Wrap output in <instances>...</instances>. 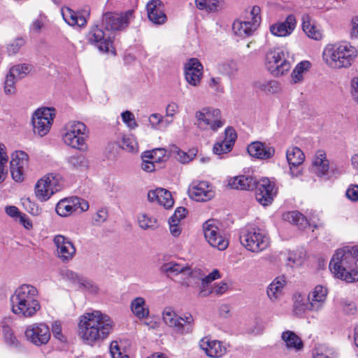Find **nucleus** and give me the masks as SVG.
Returning a JSON list of instances; mask_svg holds the SVG:
<instances>
[{
    "label": "nucleus",
    "instance_id": "f257e3e1",
    "mask_svg": "<svg viewBox=\"0 0 358 358\" xmlns=\"http://www.w3.org/2000/svg\"><path fill=\"white\" fill-rule=\"evenodd\" d=\"M113 327V320L108 315L93 310L80 317L78 335L86 344L94 345L106 338Z\"/></svg>",
    "mask_w": 358,
    "mask_h": 358
},
{
    "label": "nucleus",
    "instance_id": "f03ea898",
    "mask_svg": "<svg viewBox=\"0 0 358 358\" xmlns=\"http://www.w3.org/2000/svg\"><path fill=\"white\" fill-rule=\"evenodd\" d=\"M37 289L29 284L17 287L10 296L12 312L19 317L29 318L41 309Z\"/></svg>",
    "mask_w": 358,
    "mask_h": 358
},
{
    "label": "nucleus",
    "instance_id": "7ed1b4c3",
    "mask_svg": "<svg viewBox=\"0 0 358 358\" xmlns=\"http://www.w3.org/2000/svg\"><path fill=\"white\" fill-rule=\"evenodd\" d=\"M358 56L357 49L348 42L327 44L322 52L324 63L333 69H347Z\"/></svg>",
    "mask_w": 358,
    "mask_h": 358
},
{
    "label": "nucleus",
    "instance_id": "20e7f679",
    "mask_svg": "<svg viewBox=\"0 0 358 358\" xmlns=\"http://www.w3.org/2000/svg\"><path fill=\"white\" fill-rule=\"evenodd\" d=\"M62 141L68 146L82 150L86 147L88 130L80 121L71 120L66 123L62 131Z\"/></svg>",
    "mask_w": 358,
    "mask_h": 358
},
{
    "label": "nucleus",
    "instance_id": "39448f33",
    "mask_svg": "<svg viewBox=\"0 0 358 358\" xmlns=\"http://www.w3.org/2000/svg\"><path fill=\"white\" fill-rule=\"evenodd\" d=\"M194 125L202 131L216 133L225 124L221 111L213 107H203L194 113Z\"/></svg>",
    "mask_w": 358,
    "mask_h": 358
},
{
    "label": "nucleus",
    "instance_id": "423d86ee",
    "mask_svg": "<svg viewBox=\"0 0 358 358\" xmlns=\"http://www.w3.org/2000/svg\"><path fill=\"white\" fill-rule=\"evenodd\" d=\"M292 62V56L282 48L270 50L266 55V68L274 76H281L287 73L290 70Z\"/></svg>",
    "mask_w": 358,
    "mask_h": 358
},
{
    "label": "nucleus",
    "instance_id": "0eeeda50",
    "mask_svg": "<svg viewBox=\"0 0 358 358\" xmlns=\"http://www.w3.org/2000/svg\"><path fill=\"white\" fill-rule=\"evenodd\" d=\"M62 187L63 178L60 174L48 173L36 182L34 187L35 196L41 202L47 201Z\"/></svg>",
    "mask_w": 358,
    "mask_h": 358
},
{
    "label": "nucleus",
    "instance_id": "6e6552de",
    "mask_svg": "<svg viewBox=\"0 0 358 358\" xmlns=\"http://www.w3.org/2000/svg\"><path fill=\"white\" fill-rule=\"evenodd\" d=\"M241 243L248 250L253 252H261L268 248L270 239L260 228L248 226L240 236Z\"/></svg>",
    "mask_w": 358,
    "mask_h": 358
},
{
    "label": "nucleus",
    "instance_id": "1a4fd4ad",
    "mask_svg": "<svg viewBox=\"0 0 358 358\" xmlns=\"http://www.w3.org/2000/svg\"><path fill=\"white\" fill-rule=\"evenodd\" d=\"M329 268H358V245L337 249L329 262Z\"/></svg>",
    "mask_w": 358,
    "mask_h": 358
},
{
    "label": "nucleus",
    "instance_id": "9d476101",
    "mask_svg": "<svg viewBox=\"0 0 358 358\" xmlns=\"http://www.w3.org/2000/svg\"><path fill=\"white\" fill-rule=\"evenodd\" d=\"M163 322L169 327L179 334H185L189 331V326L192 324L194 320L190 313L179 315L170 306L165 307L162 311Z\"/></svg>",
    "mask_w": 358,
    "mask_h": 358
},
{
    "label": "nucleus",
    "instance_id": "9b49d317",
    "mask_svg": "<svg viewBox=\"0 0 358 358\" xmlns=\"http://www.w3.org/2000/svg\"><path fill=\"white\" fill-rule=\"evenodd\" d=\"M220 225L218 221L208 220L203 223V230L206 240L212 247L224 250L228 247L229 241Z\"/></svg>",
    "mask_w": 358,
    "mask_h": 358
},
{
    "label": "nucleus",
    "instance_id": "f8f14e48",
    "mask_svg": "<svg viewBox=\"0 0 358 358\" xmlns=\"http://www.w3.org/2000/svg\"><path fill=\"white\" fill-rule=\"evenodd\" d=\"M260 8L254 6L247 17L248 20L237 19L232 24V30L235 35L241 38L251 36L259 24L261 17L259 16Z\"/></svg>",
    "mask_w": 358,
    "mask_h": 358
},
{
    "label": "nucleus",
    "instance_id": "ddd939ff",
    "mask_svg": "<svg viewBox=\"0 0 358 358\" xmlns=\"http://www.w3.org/2000/svg\"><path fill=\"white\" fill-rule=\"evenodd\" d=\"M55 117V110L53 108L37 109L31 120L34 134L41 137L45 136L50 130Z\"/></svg>",
    "mask_w": 358,
    "mask_h": 358
},
{
    "label": "nucleus",
    "instance_id": "4468645a",
    "mask_svg": "<svg viewBox=\"0 0 358 358\" xmlns=\"http://www.w3.org/2000/svg\"><path fill=\"white\" fill-rule=\"evenodd\" d=\"M24 336L27 341L40 347L46 345L51 336L49 327L44 322L33 323L26 327Z\"/></svg>",
    "mask_w": 358,
    "mask_h": 358
},
{
    "label": "nucleus",
    "instance_id": "2eb2a0df",
    "mask_svg": "<svg viewBox=\"0 0 358 358\" xmlns=\"http://www.w3.org/2000/svg\"><path fill=\"white\" fill-rule=\"evenodd\" d=\"M88 209V202L76 196L61 199L55 208L57 213L61 217H67L74 213H81Z\"/></svg>",
    "mask_w": 358,
    "mask_h": 358
},
{
    "label": "nucleus",
    "instance_id": "dca6fc26",
    "mask_svg": "<svg viewBox=\"0 0 358 358\" xmlns=\"http://www.w3.org/2000/svg\"><path fill=\"white\" fill-rule=\"evenodd\" d=\"M133 10L124 13H106L103 15L102 24L107 31H120L125 29L133 17Z\"/></svg>",
    "mask_w": 358,
    "mask_h": 358
},
{
    "label": "nucleus",
    "instance_id": "f3484780",
    "mask_svg": "<svg viewBox=\"0 0 358 358\" xmlns=\"http://www.w3.org/2000/svg\"><path fill=\"white\" fill-rule=\"evenodd\" d=\"M221 275L218 270H213L210 273L204 278H201V287L199 292V296L206 297L213 293L217 296L225 294L229 289V284L227 281H221L215 283L211 289L207 288L208 284L212 281L219 279Z\"/></svg>",
    "mask_w": 358,
    "mask_h": 358
},
{
    "label": "nucleus",
    "instance_id": "a211bd4d",
    "mask_svg": "<svg viewBox=\"0 0 358 358\" xmlns=\"http://www.w3.org/2000/svg\"><path fill=\"white\" fill-rule=\"evenodd\" d=\"M53 243L56 247L55 255L60 261L69 262L73 258L76 249L69 238L58 234L54 236Z\"/></svg>",
    "mask_w": 358,
    "mask_h": 358
},
{
    "label": "nucleus",
    "instance_id": "6ab92c4d",
    "mask_svg": "<svg viewBox=\"0 0 358 358\" xmlns=\"http://www.w3.org/2000/svg\"><path fill=\"white\" fill-rule=\"evenodd\" d=\"M255 188L256 189L255 196L257 201L264 206L271 204L277 194L274 182L266 178L259 181L257 180Z\"/></svg>",
    "mask_w": 358,
    "mask_h": 358
},
{
    "label": "nucleus",
    "instance_id": "aec40b11",
    "mask_svg": "<svg viewBox=\"0 0 358 358\" xmlns=\"http://www.w3.org/2000/svg\"><path fill=\"white\" fill-rule=\"evenodd\" d=\"M189 196L196 201L206 202L215 196V192L212 185L207 181H194L188 189Z\"/></svg>",
    "mask_w": 358,
    "mask_h": 358
},
{
    "label": "nucleus",
    "instance_id": "412c9836",
    "mask_svg": "<svg viewBox=\"0 0 358 358\" xmlns=\"http://www.w3.org/2000/svg\"><path fill=\"white\" fill-rule=\"evenodd\" d=\"M87 41L96 46L103 52H110L112 48V40L109 35L104 32L98 25L93 26L87 35Z\"/></svg>",
    "mask_w": 358,
    "mask_h": 358
},
{
    "label": "nucleus",
    "instance_id": "4be33fe9",
    "mask_svg": "<svg viewBox=\"0 0 358 358\" xmlns=\"http://www.w3.org/2000/svg\"><path fill=\"white\" fill-rule=\"evenodd\" d=\"M329 290L326 286L316 285L308 295L310 303V311L318 312L324 307L327 301Z\"/></svg>",
    "mask_w": 358,
    "mask_h": 358
},
{
    "label": "nucleus",
    "instance_id": "5701e85b",
    "mask_svg": "<svg viewBox=\"0 0 358 358\" xmlns=\"http://www.w3.org/2000/svg\"><path fill=\"white\" fill-rule=\"evenodd\" d=\"M203 75V66L196 58L188 60L185 66V76L187 82L192 85L197 86L201 82Z\"/></svg>",
    "mask_w": 358,
    "mask_h": 358
},
{
    "label": "nucleus",
    "instance_id": "b1692460",
    "mask_svg": "<svg viewBox=\"0 0 358 358\" xmlns=\"http://www.w3.org/2000/svg\"><path fill=\"white\" fill-rule=\"evenodd\" d=\"M237 134L232 127H228L224 130V139L217 141L213 148V153L217 155L229 152L236 142Z\"/></svg>",
    "mask_w": 358,
    "mask_h": 358
},
{
    "label": "nucleus",
    "instance_id": "393cba45",
    "mask_svg": "<svg viewBox=\"0 0 358 358\" xmlns=\"http://www.w3.org/2000/svg\"><path fill=\"white\" fill-rule=\"evenodd\" d=\"M148 17L153 24L161 25L167 20L162 2L160 0H151L146 5Z\"/></svg>",
    "mask_w": 358,
    "mask_h": 358
},
{
    "label": "nucleus",
    "instance_id": "a878e982",
    "mask_svg": "<svg viewBox=\"0 0 358 358\" xmlns=\"http://www.w3.org/2000/svg\"><path fill=\"white\" fill-rule=\"evenodd\" d=\"M199 346L208 357L213 358L221 357L227 352L226 347L220 341L208 337L203 338L199 342Z\"/></svg>",
    "mask_w": 358,
    "mask_h": 358
},
{
    "label": "nucleus",
    "instance_id": "bb28decb",
    "mask_svg": "<svg viewBox=\"0 0 358 358\" xmlns=\"http://www.w3.org/2000/svg\"><path fill=\"white\" fill-rule=\"evenodd\" d=\"M286 158L289 165L291 175L298 176L301 173L299 166L305 160L303 152L297 147H290L286 152Z\"/></svg>",
    "mask_w": 358,
    "mask_h": 358
},
{
    "label": "nucleus",
    "instance_id": "cd10ccee",
    "mask_svg": "<svg viewBox=\"0 0 358 358\" xmlns=\"http://www.w3.org/2000/svg\"><path fill=\"white\" fill-rule=\"evenodd\" d=\"M296 25V17L294 15H289L284 22H279L270 26L271 33L278 37L289 36Z\"/></svg>",
    "mask_w": 358,
    "mask_h": 358
},
{
    "label": "nucleus",
    "instance_id": "c85d7f7f",
    "mask_svg": "<svg viewBox=\"0 0 358 358\" xmlns=\"http://www.w3.org/2000/svg\"><path fill=\"white\" fill-rule=\"evenodd\" d=\"M148 199L150 202H156L166 209L172 208L174 203L171 192L163 188L149 191Z\"/></svg>",
    "mask_w": 358,
    "mask_h": 358
},
{
    "label": "nucleus",
    "instance_id": "c756f323",
    "mask_svg": "<svg viewBox=\"0 0 358 358\" xmlns=\"http://www.w3.org/2000/svg\"><path fill=\"white\" fill-rule=\"evenodd\" d=\"M248 152L252 157L259 159H268L274 155L275 148L266 145L265 143L256 141L248 146Z\"/></svg>",
    "mask_w": 358,
    "mask_h": 358
},
{
    "label": "nucleus",
    "instance_id": "7c9ffc66",
    "mask_svg": "<svg viewBox=\"0 0 358 358\" xmlns=\"http://www.w3.org/2000/svg\"><path fill=\"white\" fill-rule=\"evenodd\" d=\"M286 283V278L284 275H280L268 285L266 295L271 302H277L282 296Z\"/></svg>",
    "mask_w": 358,
    "mask_h": 358
},
{
    "label": "nucleus",
    "instance_id": "2f4dec72",
    "mask_svg": "<svg viewBox=\"0 0 358 358\" xmlns=\"http://www.w3.org/2000/svg\"><path fill=\"white\" fill-rule=\"evenodd\" d=\"M62 14L65 22L70 26L77 25L84 27L87 22L89 13L83 11V13L75 12L69 8L62 9Z\"/></svg>",
    "mask_w": 358,
    "mask_h": 358
},
{
    "label": "nucleus",
    "instance_id": "473e14b6",
    "mask_svg": "<svg viewBox=\"0 0 358 358\" xmlns=\"http://www.w3.org/2000/svg\"><path fill=\"white\" fill-rule=\"evenodd\" d=\"M65 273H62L64 278L73 284L78 285L80 287H83L91 294H96L98 292V287L92 282L80 277L76 273L72 270H64Z\"/></svg>",
    "mask_w": 358,
    "mask_h": 358
},
{
    "label": "nucleus",
    "instance_id": "72a5a7b5",
    "mask_svg": "<svg viewBox=\"0 0 358 358\" xmlns=\"http://www.w3.org/2000/svg\"><path fill=\"white\" fill-rule=\"evenodd\" d=\"M257 185V180L252 176H239L229 180L228 185L231 189L252 190Z\"/></svg>",
    "mask_w": 358,
    "mask_h": 358
},
{
    "label": "nucleus",
    "instance_id": "f704fd0d",
    "mask_svg": "<svg viewBox=\"0 0 358 358\" xmlns=\"http://www.w3.org/2000/svg\"><path fill=\"white\" fill-rule=\"evenodd\" d=\"M281 338L288 350H293L295 352H299L302 350L303 348V343L302 340L294 331L289 330L283 331L281 335Z\"/></svg>",
    "mask_w": 358,
    "mask_h": 358
},
{
    "label": "nucleus",
    "instance_id": "c9c22d12",
    "mask_svg": "<svg viewBox=\"0 0 358 358\" xmlns=\"http://www.w3.org/2000/svg\"><path fill=\"white\" fill-rule=\"evenodd\" d=\"M157 153H159L161 155H164V150L157 149L145 153L142 157L143 162L141 164V168L143 171L150 173L155 170V164L160 160V157H156Z\"/></svg>",
    "mask_w": 358,
    "mask_h": 358
},
{
    "label": "nucleus",
    "instance_id": "e433bc0d",
    "mask_svg": "<svg viewBox=\"0 0 358 358\" xmlns=\"http://www.w3.org/2000/svg\"><path fill=\"white\" fill-rule=\"evenodd\" d=\"M313 167L315 173L319 176H322L328 172L329 163L324 151L318 150L316 152L313 162Z\"/></svg>",
    "mask_w": 358,
    "mask_h": 358
},
{
    "label": "nucleus",
    "instance_id": "4c0bfd02",
    "mask_svg": "<svg viewBox=\"0 0 358 358\" xmlns=\"http://www.w3.org/2000/svg\"><path fill=\"white\" fill-rule=\"evenodd\" d=\"M132 313L138 319L142 320L148 317L150 310L145 303L144 298L138 296L134 299L130 304Z\"/></svg>",
    "mask_w": 358,
    "mask_h": 358
},
{
    "label": "nucleus",
    "instance_id": "58836bf2",
    "mask_svg": "<svg viewBox=\"0 0 358 358\" xmlns=\"http://www.w3.org/2000/svg\"><path fill=\"white\" fill-rule=\"evenodd\" d=\"M281 258L283 259L284 266L300 267L304 260V254L303 252L286 251Z\"/></svg>",
    "mask_w": 358,
    "mask_h": 358
},
{
    "label": "nucleus",
    "instance_id": "ea45409f",
    "mask_svg": "<svg viewBox=\"0 0 358 358\" xmlns=\"http://www.w3.org/2000/svg\"><path fill=\"white\" fill-rule=\"evenodd\" d=\"M311 67L309 61L304 60L296 65L291 73V80L294 84L301 83L304 79L305 75Z\"/></svg>",
    "mask_w": 358,
    "mask_h": 358
},
{
    "label": "nucleus",
    "instance_id": "a19ab883",
    "mask_svg": "<svg viewBox=\"0 0 358 358\" xmlns=\"http://www.w3.org/2000/svg\"><path fill=\"white\" fill-rule=\"evenodd\" d=\"M302 28L309 38L316 41L322 38V31L318 26L311 22L308 16H304L303 17Z\"/></svg>",
    "mask_w": 358,
    "mask_h": 358
},
{
    "label": "nucleus",
    "instance_id": "79ce46f5",
    "mask_svg": "<svg viewBox=\"0 0 358 358\" xmlns=\"http://www.w3.org/2000/svg\"><path fill=\"white\" fill-rule=\"evenodd\" d=\"M66 163L69 169L79 171L87 169L89 166L88 159L82 154L69 156L66 159Z\"/></svg>",
    "mask_w": 358,
    "mask_h": 358
},
{
    "label": "nucleus",
    "instance_id": "37998d69",
    "mask_svg": "<svg viewBox=\"0 0 358 358\" xmlns=\"http://www.w3.org/2000/svg\"><path fill=\"white\" fill-rule=\"evenodd\" d=\"M8 160L7 147L3 143H0V183L4 182L8 176L7 164Z\"/></svg>",
    "mask_w": 358,
    "mask_h": 358
},
{
    "label": "nucleus",
    "instance_id": "c03bdc74",
    "mask_svg": "<svg viewBox=\"0 0 358 358\" xmlns=\"http://www.w3.org/2000/svg\"><path fill=\"white\" fill-rule=\"evenodd\" d=\"M137 220L139 227L143 230L155 229L158 227L157 219L145 213H139Z\"/></svg>",
    "mask_w": 358,
    "mask_h": 358
},
{
    "label": "nucleus",
    "instance_id": "a18cd8bd",
    "mask_svg": "<svg viewBox=\"0 0 358 358\" xmlns=\"http://www.w3.org/2000/svg\"><path fill=\"white\" fill-rule=\"evenodd\" d=\"M334 277L346 282L358 281V270H330Z\"/></svg>",
    "mask_w": 358,
    "mask_h": 358
},
{
    "label": "nucleus",
    "instance_id": "49530a36",
    "mask_svg": "<svg viewBox=\"0 0 358 358\" xmlns=\"http://www.w3.org/2000/svg\"><path fill=\"white\" fill-rule=\"evenodd\" d=\"M10 166H15L27 169L29 166V155L22 150H15L11 154Z\"/></svg>",
    "mask_w": 358,
    "mask_h": 358
},
{
    "label": "nucleus",
    "instance_id": "de8ad7c7",
    "mask_svg": "<svg viewBox=\"0 0 358 358\" xmlns=\"http://www.w3.org/2000/svg\"><path fill=\"white\" fill-rule=\"evenodd\" d=\"M293 300V310L296 315H301L306 310H310V301L307 302L306 299L301 294H295Z\"/></svg>",
    "mask_w": 358,
    "mask_h": 358
},
{
    "label": "nucleus",
    "instance_id": "09e8293b",
    "mask_svg": "<svg viewBox=\"0 0 358 358\" xmlns=\"http://www.w3.org/2000/svg\"><path fill=\"white\" fill-rule=\"evenodd\" d=\"M173 122V119H168L159 113H153L149 117V123L154 129H162L166 128Z\"/></svg>",
    "mask_w": 358,
    "mask_h": 358
},
{
    "label": "nucleus",
    "instance_id": "8fccbe9b",
    "mask_svg": "<svg viewBox=\"0 0 358 358\" xmlns=\"http://www.w3.org/2000/svg\"><path fill=\"white\" fill-rule=\"evenodd\" d=\"M284 218L299 228H306L309 224L305 216L299 211L289 212L284 215Z\"/></svg>",
    "mask_w": 358,
    "mask_h": 358
},
{
    "label": "nucleus",
    "instance_id": "3c124183",
    "mask_svg": "<svg viewBox=\"0 0 358 358\" xmlns=\"http://www.w3.org/2000/svg\"><path fill=\"white\" fill-rule=\"evenodd\" d=\"M336 353L333 349L324 344L317 345L313 350V358H334Z\"/></svg>",
    "mask_w": 358,
    "mask_h": 358
},
{
    "label": "nucleus",
    "instance_id": "603ef678",
    "mask_svg": "<svg viewBox=\"0 0 358 358\" xmlns=\"http://www.w3.org/2000/svg\"><path fill=\"white\" fill-rule=\"evenodd\" d=\"M119 145L127 152H136L138 143L133 135L124 136L119 142Z\"/></svg>",
    "mask_w": 358,
    "mask_h": 358
},
{
    "label": "nucleus",
    "instance_id": "864d4df0",
    "mask_svg": "<svg viewBox=\"0 0 358 358\" xmlns=\"http://www.w3.org/2000/svg\"><path fill=\"white\" fill-rule=\"evenodd\" d=\"M31 71V68L27 64H17L10 68L9 74L16 80L25 77Z\"/></svg>",
    "mask_w": 358,
    "mask_h": 358
},
{
    "label": "nucleus",
    "instance_id": "5fc2aeb1",
    "mask_svg": "<svg viewBox=\"0 0 358 358\" xmlns=\"http://www.w3.org/2000/svg\"><path fill=\"white\" fill-rule=\"evenodd\" d=\"M339 307L345 315H353L357 311L355 302L349 299H341L339 301Z\"/></svg>",
    "mask_w": 358,
    "mask_h": 358
},
{
    "label": "nucleus",
    "instance_id": "6e6d98bb",
    "mask_svg": "<svg viewBox=\"0 0 358 358\" xmlns=\"http://www.w3.org/2000/svg\"><path fill=\"white\" fill-rule=\"evenodd\" d=\"M195 3L199 10H206L210 12L216 11L219 7L217 0H195Z\"/></svg>",
    "mask_w": 358,
    "mask_h": 358
},
{
    "label": "nucleus",
    "instance_id": "4d7b16f0",
    "mask_svg": "<svg viewBox=\"0 0 358 358\" xmlns=\"http://www.w3.org/2000/svg\"><path fill=\"white\" fill-rule=\"evenodd\" d=\"M257 88L266 93H275L279 89V84L277 81H264L257 83Z\"/></svg>",
    "mask_w": 358,
    "mask_h": 358
},
{
    "label": "nucleus",
    "instance_id": "13d9d810",
    "mask_svg": "<svg viewBox=\"0 0 358 358\" xmlns=\"http://www.w3.org/2000/svg\"><path fill=\"white\" fill-rule=\"evenodd\" d=\"M26 168L10 166L11 177L16 182H22L25 178Z\"/></svg>",
    "mask_w": 358,
    "mask_h": 358
},
{
    "label": "nucleus",
    "instance_id": "bf43d9fd",
    "mask_svg": "<svg viewBox=\"0 0 358 358\" xmlns=\"http://www.w3.org/2000/svg\"><path fill=\"white\" fill-rule=\"evenodd\" d=\"M24 43V40L22 38H17L13 41L8 44L6 50L8 55L16 54Z\"/></svg>",
    "mask_w": 358,
    "mask_h": 358
},
{
    "label": "nucleus",
    "instance_id": "052dcab7",
    "mask_svg": "<svg viewBox=\"0 0 358 358\" xmlns=\"http://www.w3.org/2000/svg\"><path fill=\"white\" fill-rule=\"evenodd\" d=\"M110 352L112 358H129V355L125 354L115 341L110 343Z\"/></svg>",
    "mask_w": 358,
    "mask_h": 358
},
{
    "label": "nucleus",
    "instance_id": "680f3d73",
    "mask_svg": "<svg viewBox=\"0 0 358 358\" xmlns=\"http://www.w3.org/2000/svg\"><path fill=\"white\" fill-rule=\"evenodd\" d=\"M122 121L127 124L130 129H134L137 127L138 124L136 122L134 115L129 111L126 110L121 114Z\"/></svg>",
    "mask_w": 358,
    "mask_h": 358
},
{
    "label": "nucleus",
    "instance_id": "e2e57ef3",
    "mask_svg": "<svg viewBox=\"0 0 358 358\" xmlns=\"http://www.w3.org/2000/svg\"><path fill=\"white\" fill-rule=\"evenodd\" d=\"M208 86L217 94L224 92V87L220 77H211L208 82Z\"/></svg>",
    "mask_w": 358,
    "mask_h": 358
},
{
    "label": "nucleus",
    "instance_id": "0e129e2a",
    "mask_svg": "<svg viewBox=\"0 0 358 358\" xmlns=\"http://www.w3.org/2000/svg\"><path fill=\"white\" fill-rule=\"evenodd\" d=\"M16 80H17L9 73L7 74L4 82V92L6 94H13L15 92V83Z\"/></svg>",
    "mask_w": 358,
    "mask_h": 358
},
{
    "label": "nucleus",
    "instance_id": "69168bd1",
    "mask_svg": "<svg viewBox=\"0 0 358 358\" xmlns=\"http://www.w3.org/2000/svg\"><path fill=\"white\" fill-rule=\"evenodd\" d=\"M52 332L55 338L59 341H66V337L62 333V324L59 321H55L52 324Z\"/></svg>",
    "mask_w": 358,
    "mask_h": 358
},
{
    "label": "nucleus",
    "instance_id": "338daca9",
    "mask_svg": "<svg viewBox=\"0 0 358 358\" xmlns=\"http://www.w3.org/2000/svg\"><path fill=\"white\" fill-rule=\"evenodd\" d=\"M169 230L172 236L178 237L182 231L180 222L178 220L169 219Z\"/></svg>",
    "mask_w": 358,
    "mask_h": 358
},
{
    "label": "nucleus",
    "instance_id": "774afa93",
    "mask_svg": "<svg viewBox=\"0 0 358 358\" xmlns=\"http://www.w3.org/2000/svg\"><path fill=\"white\" fill-rule=\"evenodd\" d=\"M3 334L6 342L8 345H15L17 343V339L10 327H3Z\"/></svg>",
    "mask_w": 358,
    "mask_h": 358
}]
</instances>
